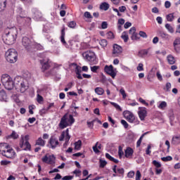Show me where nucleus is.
<instances>
[{
	"label": "nucleus",
	"mask_w": 180,
	"mask_h": 180,
	"mask_svg": "<svg viewBox=\"0 0 180 180\" xmlns=\"http://www.w3.org/2000/svg\"><path fill=\"white\" fill-rule=\"evenodd\" d=\"M104 70L105 72H106V74H108V75H110L112 78H115V77H116V69L113 68V65H105L104 68Z\"/></svg>",
	"instance_id": "nucleus-10"
},
{
	"label": "nucleus",
	"mask_w": 180,
	"mask_h": 180,
	"mask_svg": "<svg viewBox=\"0 0 180 180\" xmlns=\"http://www.w3.org/2000/svg\"><path fill=\"white\" fill-rule=\"evenodd\" d=\"M166 18L168 22H172L174 19H175V16H174V13L167 15Z\"/></svg>",
	"instance_id": "nucleus-32"
},
{
	"label": "nucleus",
	"mask_w": 180,
	"mask_h": 180,
	"mask_svg": "<svg viewBox=\"0 0 180 180\" xmlns=\"http://www.w3.org/2000/svg\"><path fill=\"white\" fill-rule=\"evenodd\" d=\"M41 161L42 162H45V164H49L50 165L56 164V156H54V155L46 154L41 158Z\"/></svg>",
	"instance_id": "nucleus-8"
},
{
	"label": "nucleus",
	"mask_w": 180,
	"mask_h": 180,
	"mask_svg": "<svg viewBox=\"0 0 180 180\" xmlns=\"http://www.w3.org/2000/svg\"><path fill=\"white\" fill-rule=\"evenodd\" d=\"M82 56L85 60L89 61L90 64L95 65V64H97L98 63V60H96V56L95 55L94 52H92L91 51H87L83 53Z\"/></svg>",
	"instance_id": "nucleus-6"
},
{
	"label": "nucleus",
	"mask_w": 180,
	"mask_h": 180,
	"mask_svg": "<svg viewBox=\"0 0 180 180\" xmlns=\"http://www.w3.org/2000/svg\"><path fill=\"white\" fill-rule=\"evenodd\" d=\"M99 43L102 47H106L108 46V41L106 39H101Z\"/></svg>",
	"instance_id": "nucleus-38"
},
{
	"label": "nucleus",
	"mask_w": 180,
	"mask_h": 180,
	"mask_svg": "<svg viewBox=\"0 0 180 180\" xmlns=\"http://www.w3.org/2000/svg\"><path fill=\"white\" fill-rule=\"evenodd\" d=\"M68 122L70 123L69 126L74 124V123L75 122V119H74V117L72 116V115H69V120H68Z\"/></svg>",
	"instance_id": "nucleus-33"
},
{
	"label": "nucleus",
	"mask_w": 180,
	"mask_h": 180,
	"mask_svg": "<svg viewBox=\"0 0 180 180\" xmlns=\"http://www.w3.org/2000/svg\"><path fill=\"white\" fill-rule=\"evenodd\" d=\"M165 27L167 28L168 32H169V33H174V27H172L171 25H169V23H167L165 24Z\"/></svg>",
	"instance_id": "nucleus-35"
},
{
	"label": "nucleus",
	"mask_w": 180,
	"mask_h": 180,
	"mask_svg": "<svg viewBox=\"0 0 180 180\" xmlns=\"http://www.w3.org/2000/svg\"><path fill=\"white\" fill-rule=\"evenodd\" d=\"M1 82L8 91H12V89H13V86H15L13 79L8 75H5L1 77Z\"/></svg>",
	"instance_id": "nucleus-4"
},
{
	"label": "nucleus",
	"mask_w": 180,
	"mask_h": 180,
	"mask_svg": "<svg viewBox=\"0 0 180 180\" xmlns=\"http://www.w3.org/2000/svg\"><path fill=\"white\" fill-rule=\"evenodd\" d=\"M179 45H180V38H176L173 43V46H179Z\"/></svg>",
	"instance_id": "nucleus-54"
},
{
	"label": "nucleus",
	"mask_w": 180,
	"mask_h": 180,
	"mask_svg": "<svg viewBox=\"0 0 180 180\" xmlns=\"http://www.w3.org/2000/svg\"><path fill=\"white\" fill-rule=\"evenodd\" d=\"M121 39L124 40V43H127L129 41V35L127 32H123L121 36Z\"/></svg>",
	"instance_id": "nucleus-27"
},
{
	"label": "nucleus",
	"mask_w": 180,
	"mask_h": 180,
	"mask_svg": "<svg viewBox=\"0 0 180 180\" xmlns=\"http://www.w3.org/2000/svg\"><path fill=\"white\" fill-rule=\"evenodd\" d=\"M98 70H99V66H92V67H91V71L92 72H97Z\"/></svg>",
	"instance_id": "nucleus-53"
},
{
	"label": "nucleus",
	"mask_w": 180,
	"mask_h": 180,
	"mask_svg": "<svg viewBox=\"0 0 180 180\" xmlns=\"http://www.w3.org/2000/svg\"><path fill=\"white\" fill-rule=\"evenodd\" d=\"M139 111L138 112L139 117L141 120H145L146 117H147V110L146 108L139 107Z\"/></svg>",
	"instance_id": "nucleus-15"
},
{
	"label": "nucleus",
	"mask_w": 180,
	"mask_h": 180,
	"mask_svg": "<svg viewBox=\"0 0 180 180\" xmlns=\"http://www.w3.org/2000/svg\"><path fill=\"white\" fill-rule=\"evenodd\" d=\"M167 62L169 63V64H170V65H174V64H175V63L176 61L175 60V58L172 55L167 56Z\"/></svg>",
	"instance_id": "nucleus-20"
},
{
	"label": "nucleus",
	"mask_w": 180,
	"mask_h": 180,
	"mask_svg": "<svg viewBox=\"0 0 180 180\" xmlns=\"http://www.w3.org/2000/svg\"><path fill=\"white\" fill-rule=\"evenodd\" d=\"M84 17L86 18L87 19H92V18H94L92 16V15H91V13L88 12V11H86L84 13Z\"/></svg>",
	"instance_id": "nucleus-51"
},
{
	"label": "nucleus",
	"mask_w": 180,
	"mask_h": 180,
	"mask_svg": "<svg viewBox=\"0 0 180 180\" xmlns=\"http://www.w3.org/2000/svg\"><path fill=\"white\" fill-rule=\"evenodd\" d=\"M75 26H77V22H75V21H70L68 23V27H70L71 29H74Z\"/></svg>",
	"instance_id": "nucleus-43"
},
{
	"label": "nucleus",
	"mask_w": 180,
	"mask_h": 180,
	"mask_svg": "<svg viewBox=\"0 0 180 180\" xmlns=\"http://www.w3.org/2000/svg\"><path fill=\"white\" fill-rule=\"evenodd\" d=\"M5 57L8 63L13 64L18 61V51L14 49H10L5 53Z\"/></svg>",
	"instance_id": "nucleus-3"
},
{
	"label": "nucleus",
	"mask_w": 180,
	"mask_h": 180,
	"mask_svg": "<svg viewBox=\"0 0 180 180\" xmlns=\"http://www.w3.org/2000/svg\"><path fill=\"white\" fill-rule=\"evenodd\" d=\"M99 162H100V168H105V167H106L108 162H106V160H103L102 159L99 160Z\"/></svg>",
	"instance_id": "nucleus-34"
},
{
	"label": "nucleus",
	"mask_w": 180,
	"mask_h": 180,
	"mask_svg": "<svg viewBox=\"0 0 180 180\" xmlns=\"http://www.w3.org/2000/svg\"><path fill=\"white\" fill-rule=\"evenodd\" d=\"M17 20L20 23V25L25 26V27H29V26H30V23H32V19L28 17H22L19 15L17 18Z\"/></svg>",
	"instance_id": "nucleus-9"
},
{
	"label": "nucleus",
	"mask_w": 180,
	"mask_h": 180,
	"mask_svg": "<svg viewBox=\"0 0 180 180\" xmlns=\"http://www.w3.org/2000/svg\"><path fill=\"white\" fill-rule=\"evenodd\" d=\"M82 146V141L79 140L78 141L75 143V150H81V147Z\"/></svg>",
	"instance_id": "nucleus-28"
},
{
	"label": "nucleus",
	"mask_w": 180,
	"mask_h": 180,
	"mask_svg": "<svg viewBox=\"0 0 180 180\" xmlns=\"http://www.w3.org/2000/svg\"><path fill=\"white\" fill-rule=\"evenodd\" d=\"M37 102L38 103H41V102H43V96L39 94H37Z\"/></svg>",
	"instance_id": "nucleus-62"
},
{
	"label": "nucleus",
	"mask_w": 180,
	"mask_h": 180,
	"mask_svg": "<svg viewBox=\"0 0 180 180\" xmlns=\"http://www.w3.org/2000/svg\"><path fill=\"white\" fill-rule=\"evenodd\" d=\"M95 92L97 95H103V94H105V90H103L102 87H96L95 89Z\"/></svg>",
	"instance_id": "nucleus-29"
},
{
	"label": "nucleus",
	"mask_w": 180,
	"mask_h": 180,
	"mask_svg": "<svg viewBox=\"0 0 180 180\" xmlns=\"http://www.w3.org/2000/svg\"><path fill=\"white\" fill-rule=\"evenodd\" d=\"M171 91V84L169 82H167L166 84V91L169 92Z\"/></svg>",
	"instance_id": "nucleus-60"
},
{
	"label": "nucleus",
	"mask_w": 180,
	"mask_h": 180,
	"mask_svg": "<svg viewBox=\"0 0 180 180\" xmlns=\"http://www.w3.org/2000/svg\"><path fill=\"white\" fill-rule=\"evenodd\" d=\"M129 34H131V36H132V34L136 33V28L134 27H131L129 31Z\"/></svg>",
	"instance_id": "nucleus-55"
},
{
	"label": "nucleus",
	"mask_w": 180,
	"mask_h": 180,
	"mask_svg": "<svg viewBox=\"0 0 180 180\" xmlns=\"http://www.w3.org/2000/svg\"><path fill=\"white\" fill-rule=\"evenodd\" d=\"M158 35L160 36V37H162V39H168V37H169L168 34L160 30L158 31Z\"/></svg>",
	"instance_id": "nucleus-23"
},
{
	"label": "nucleus",
	"mask_w": 180,
	"mask_h": 180,
	"mask_svg": "<svg viewBox=\"0 0 180 180\" xmlns=\"http://www.w3.org/2000/svg\"><path fill=\"white\" fill-rule=\"evenodd\" d=\"M69 130L68 129H67L65 130V141H66L67 143H68V141H70V139H71V136H70V133H69Z\"/></svg>",
	"instance_id": "nucleus-30"
},
{
	"label": "nucleus",
	"mask_w": 180,
	"mask_h": 180,
	"mask_svg": "<svg viewBox=\"0 0 180 180\" xmlns=\"http://www.w3.org/2000/svg\"><path fill=\"white\" fill-rule=\"evenodd\" d=\"M4 33L3 40L6 44H13L16 41V37H18V30H16V27L6 28Z\"/></svg>",
	"instance_id": "nucleus-1"
},
{
	"label": "nucleus",
	"mask_w": 180,
	"mask_h": 180,
	"mask_svg": "<svg viewBox=\"0 0 180 180\" xmlns=\"http://www.w3.org/2000/svg\"><path fill=\"white\" fill-rule=\"evenodd\" d=\"M6 138L9 140L11 139H13V140H18V139H19V134H18V133H16V131H13L12 133L6 136Z\"/></svg>",
	"instance_id": "nucleus-17"
},
{
	"label": "nucleus",
	"mask_w": 180,
	"mask_h": 180,
	"mask_svg": "<svg viewBox=\"0 0 180 180\" xmlns=\"http://www.w3.org/2000/svg\"><path fill=\"white\" fill-rule=\"evenodd\" d=\"M1 147H5L6 150H2L1 154L6 158H13L15 157V150L13 148H11V146L6 143H0Z\"/></svg>",
	"instance_id": "nucleus-5"
},
{
	"label": "nucleus",
	"mask_w": 180,
	"mask_h": 180,
	"mask_svg": "<svg viewBox=\"0 0 180 180\" xmlns=\"http://www.w3.org/2000/svg\"><path fill=\"white\" fill-rule=\"evenodd\" d=\"M75 65L76 66L75 68V74H81L82 72V70H81V66L75 64Z\"/></svg>",
	"instance_id": "nucleus-37"
},
{
	"label": "nucleus",
	"mask_w": 180,
	"mask_h": 180,
	"mask_svg": "<svg viewBox=\"0 0 180 180\" xmlns=\"http://www.w3.org/2000/svg\"><path fill=\"white\" fill-rule=\"evenodd\" d=\"M134 175H135L134 171H130L127 174L128 178H133L134 176Z\"/></svg>",
	"instance_id": "nucleus-56"
},
{
	"label": "nucleus",
	"mask_w": 180,
	"mask_h": 180,
	"mask_svg": "<svg viewBox=\"0 0 180 180\" xmlns=\"http://www.w3.org/2000/svg\"><path fill=\"white\" fill-rule=\"evenodd\" d=\"M125 153V157L126 158H129V157H131L133 155V153H134V150H133V148L128 147L124 151Z\"/></svg>",
	"instance_id": "nucleus-18"
},
{
	"label": "nucleus",
	"mask_w": 180,
	"mask_h": 180,
	"mask_svg": "<svg viewBox=\"0 0 180 180\" xmlns=\"http://www.w3.org/2000/svg\"><path fill=\"white\" fill-rule=\"evenodd\" d=\"M139 36L141 37H143V39H147V34L146 32H144V31H140Z\"/></svg>",
	"instance_id": "nucleus-52"
},
{
	"label": "nucleus",
	"mask_w": 180,
	"mask_h": 180,
	"mask_svg": "<svg viewBox=\"0 0 180 180\" xmlns=\"http://www.w3.org/2000/svg\"><path fill=\"white\" fill-rule=\"evenodd\" d=\"M119 11H120V12H122V13L125 12L126 11V6H120L119 7Z\"/></svg>",
	"instance_id": "nucleus-64"
},
{
	"label": "nucleus",
	"mask_w": 180,
	"mask_h": 180,
	"mask_svg": "<svg viewBox=\"0 0 180 180\" xmlns=\"http://www.w3.org/2000/svg\"><path fill=\"white\" fill-rule=\"evenodd\" d=\"M115 37V35L113 34V32H108V39H113Z\"/></svg>",
	"instance_id": "nucleus-63"
},
{
	"label": "nucleus",
	"mask_w": 180,
	"mask_h": 180,
	"mask_svg": "<svg viewBox=\"0 0 180 180\" xmlns=\"http://www.w3.org/2000/svg\"><path fill=\"white\" fill-rule=\"evenodd\" d=\"M162 161H164L165 162H167V161H172V157L171 156H167L161 158Z\"/></svg>",
	"instance_id": "nucleus-40"
},
{
	"label": "nucleus",
	"mask_w": 180,
	"mask_h": 180,
	"mask_svg": "<svg viewBox=\"0 0 180 180\" xmlns=\"http://www.w3.org/2000/svg\"><path fill=\"white\" fill-rule=\"evenodd\" d=\"M98 144H99L98 142H96V145L93 146V151H94L96 154H98V153H101V151H99V149H98Z\"/></svg>",
	"instance_id": "nucleus-42"
},
{
	"label": "nucleus",
	"mask_w": 180,
	"mask_h": 180,
	"mask_svg": "<svg viewBox=\"0 0 180 180\" xmlns=\"http://www.w3.org/2000/svg\"><path fill=\"white\" fill-rule=\"evenodd\" d=\"M47 112H49V110H47V108H42L39 111V115H40V116H43V115H46V113H47Z\"/></svg>",
	"instance_id": "nucleus-47"
},
{
	"label": "nucleus",
	"mask_w": 180,
	"mask_h": 180,
	"mask_svg": "<svg viewBox=\"0 0 180 180\" xmlns=\"http://www.w3.org/2000/svg\"><path fill=\"white\" fill-rule=\"evenodd\" d=\"M148 51H150V49L141 50L139 52L138 56L139 57H144V56H147V54H148Z\"/></svg>",
	"instance_id": "nucleus-25"
},
{
	"label": "nucleus",
	"mask_w": 180,
	"mask_h": 180,
	"mask_svg": "<svg viewBox=\"0 0 180 180\" xmlns=\"http://www.w3.org/2000/svg\"><path fill=\"white\" fill-rule=\"evenodd\" d=\"M65 28H63L61 30V36H60V41L63 44H66L67 42H65Z\"/></svg>",
	"instance_id": "nucleus-22"
},
{
	"label": "nucleus",
	"mask_w": 180,
	"mask_h": 180,
	"mask_svg": "<svg viewBox=\"0 0 180 180\" xmlns=\"http://www.w3.org/2000/svg\"><path fill=\"white\" fill-rule=\"evenodd\" d=\"M40 64L41 65V70L43 72H44V71L49 70V68H50L51 67L50 59L49 58L42 59L40 60Z\"/></svg>",
	"instance_id": "nucleus-11"
},
{
	"label": "nucleus",
	"mask_w": 180,
	"mask_h": 180,
	"mask_svg": "<svg viewBox=\"0 0 180 180\" xmlns=\"http://www.w3.org/2000/svg\"><path fill=\"white\" fill-rule=\"evenodd\" d=\"M131 40H139L140 37H139V34L137 32H135L134 34L131 36Z\"/></svg>",
	"instance_id": "nucleus-44"
},
{
	"label": "nucleus",
	"mask_w": 180,
	"mask_h": 180,
	"mask_svg": "<svg viewBox=\"0 0 180 180\" xmlns=\"http://www.w3.org/2000/svg\"><path fill=\"white\" fill-rule=\"evenodd\" d=\"M49 144L51 148H52V150H54L55 148H57V146H58V144H60V143L56 137L51 136L49 141Z\"/></svg>",
	"instance_id": "nucleus-14"
},
{
	"label": "nucleus",
	"mask_w": 180,
	"mask_h": 180,
	"mask_svg": "<svg viewBox=\"0 0 180 180\" xmlns=\"http://www.w3.org/2000/svg\"><path fill=\"white\" fill-rule=\"evenodd\" d=\"M110 103L111 105H112V106H114V108H115V109H117V110H120V112H122V108H120V105L113 102H111Z\"/></svg>",
	"instance_id": "nucleus-41"
},
{
	"label": "nucleus",
	"mask_w": 180,
	"mask_h": 180,
	"mask_svg": "<svg viewBox=\"0 0 180 180\" xmlns=\"http://www.w3.org/2000/svg\"><path fill=\"white\" fill-rule=\"evenodd\" d=\"M35 146H40L41 147H44V146H46V141L43 140V138L39 137L36 141Z\"/></svg>",
	"instance_id": "nucleus-19"
},
{
	"label": "nucleus",
	"mask_w": 180,
	"mask_h": 180,
	"mask_svg": "<svg viewBox=\"0 0 180 180\" xmlns=\"http://www.w3.org/2000/svg\"><path fill=\"white\" fill-rule=\"evenodd\" d=\"M167 106V102L162 101L160 104L158 106L159 109H165V107Z\"/></svg>",
	"instance_id": "nucleus-39"
},
{
	"label": "nucleus",
	"mask_w": 180,
	"mask_h": 180,
	"mask_svg": "<svg viewBox=\"0 0 180 180\" xmlns=\"http://www.w3.org/2000/svg\"><path fill=\"white\" fill-rule=\"evenodd\" d=\"M0 96L2 98V99H6V93L4 91V90L0 91Z\"/></svg>",
	"instance_id": "nucleus-49"
},
{
	"label": "nucleus",
	"mask_w": 180,
	"mask_h": 180,
	"mask_svg": "<svg viewBox=\"0 0 180 180\" xmlns=\"http://www.w3.org/2000/svg\"><path fill=\"white\" fill-rule=\"evenodd\" d=\"M165 7L166 9H169V8H171V2L169 1H166L165 3Z\"/></svg>",
	"instance_id": "nucleus-57"
},
{
	"label": "nucleus",
	"mask_w": 180,
	"mask_h": 180,
	"mask_svg": "<svg viewBox=\"0 0 180 180\" xmlns=\"http://www.w3.org/2000/svg\"><path fill=\"white\" fill-rule=\"evenodd\" d=\"M124 116L125 119H127V122L129 123H134V120H136V117L130 111L124 112Z\"/></svg>",
	"instance_id": "nucleus-12"
},
{
	"label": "nucleus",
	"mask_w": 180,
	"mask_h": 180,
	"mask_svg": "<svg viewBox=\"0 0 180 180\" xmlns=\"http://www.w3.org/2000/svg\"><path fill=\"white\" fill-rule=\"evenodd\" d=\"M68 114H65L60 119V122L58 124V127L61 130H64L65 127H68L70 124L68 123Z\"/></svg>",
	"instance_id": "nucleus-7"
},
{
	"label": "nucleus",
	"mask_w": 180,
	"mask_h": 180,
	"mask_svg": "<svg viewBox=\"0 0 180 180\" xmlns=\"http://www.w3.org/2000/svg\"><path fill=\"white\" fill-rule=\"evenodd\" d=\"M143 67V63H139L137 67V70L139 71H144V68Z\"/></svg>",
	"instance_id": "nucleus-61"
},
{
	"label": "nucleus",
	"mask_w": 180,
	"mask_h": 180,
	"mask_svg": "<svg viewBox=\"0 0 180 180\" xmlns=\"http://www.w3.org/2000/svg\"><path fill=\"white\" fill-rule=\"evenodd\" d=\"M141 178V173L140 172V170H137L136 173V179H140Z\"/></svg>",
	"instance_id": "nucleus-58"
},
{
	"label": "nucleus",
	"mask_w": 180,
	"mask_h": 180,
	"mask_svg": "<svg viewBox=\"0 0 180 180\" xmlns=\"http://www.w3.org/2000/svg\"><path fill=\"white\" fill-rule=\"evenodd\" d=\"M6 8V0H0V12H4Z\"/></svg>",
	"instance_id": "nucleus-24"
},
{
	"label": "nucleus",
	"mask_w": 180,
	"mask_h": 180,
	"mask_svg": "<svg viewBox=\"0 0 180 180\" xmlns=\"http://www.w3.org/2000/svg\"><path fill=\"white\" fill-rule=\"evenodd\" d=\"M109 8H110L109 4L106 2H103L100 5V9H101L102 11H108Z\"/></svg>",
	"instance_id": "nucleus-26"
},
{
	"label": "nucleus",
	"mask_w": 180,
	"mask_h": 180,
	"mask_svg": "<svg viewBox=\"0 0 180 180\" xmlns=\"http://www.w3.org/2000/svg\"><path fill=\"white\" fill-rule=\"evenodd\" d=\"M24 145L25 146V148H24L25 151H27V150L30 151V150H32V146L30 145V143H29V141H26Z\"/></svg>",
	"instance_id": "nucleus-31"
},
{
	"label": "nucleus",
	"mask_w": 180,
	"mask_h": 180,
	"mask_svg": "<svg viewBox=\"0 0 180 180\" xmlns=\"http://www.w3.org/2000/svg\"><path fill=\"white\" fill-rule=\"evenodd\" d=\"M22 46H24V47L25 49H27L28 47H30V44H32V41H30V39H29L27 37H24L22 38Z\"/></svg>",
	"instance_id": "nucleus-16"
},
{
	"label": "nucleus",
	"mask_w": 180,
	"mask_h": 180,
	"mask_svg": "<svg viewBox=\"0 0 180 180\" xmlns=\"http://www.w3.org/2000/svg\"><path fill=\"white\" fill-rule=\"evenodd\" d=\"M65 131H63L59 137V141H64V139H65Z\"/></svg>",
	"instance_id": "nucleus-46"
},
{
	"label": "nucleus",
	"mask_w": 180,
	"mask_h": 180,
	"mask_svg": "<svg viewBox=\"0 0 180 180\" xmlns=\"http://www.w3.org/2000/svg\"><path fill=\"white\" fill-rule=\"evenodd\" d=\"M124 155V152H123V147L119 146V149H118L119 158H122V157H123Z\"/></svg>",
	"instance_id": "nucleus-36"
},
{
	"label": "nucleus",
	"mask_w": 180,
	"mask_h": 180,
	"mask_svg": "<svg viewBox=\"0 0 180 180\" xmlns=\"http://www.w3.org/2000/svg\"><path fill=\"white\" fill-rule=\"evenodd\" d=\"M123 51V49H122V46L114 44L113 46V51H112V56L114 57H119Z\"/></svg>",
	"instance_id": "nucleus-13"
},
{
	"label": "nucleus",
	"mask_w": 180,
	"mask_h": 180,
	"mask_svg": "<svg viewBox=\"0 0 180 180\" xmlns=\"http://www.w3.org/2000/svg\"><path fill=\"white\" fill-rule=\"evenodd\" d=\"M121 124L124 126V129H127L129 127V124L124 120H121Z\"/></svg>",
	"instance_id": "nucleus-50"
},
{
	"label": "nucleus",
	"mask_w": 180,
	"mask_h": 180,
	"mask_svg": "<svg viewBox=\"0 0 180 180\" xmlns=\"http://www.w3.org/2000/svg\"><path fill=\"white\" fill-rule=\"evenodd\" d=\"M13 82L14 83L15 89L20 91L22 94L26 92V89H27V86H26V80L22 79L20 76L15 77Z\"/></svg>",
	"instance_id": "nucleus-2"
},
{
	"label": "nucleus",
	"mask_w": 180,
	"mask_h": 180,
	"mask_svg": "<svg viewBox=\"0 0 180 180\" xmlns=\"http://www.w3.org/2000/svg\"><path fill=\"white\" fill-rule=\"evenodd\" d=\"M152 164H153L156 168H161V163L157 160H153Z\"/></svg>",
	"instance_id": "nucleus-45"
},
{
	"label": "nucleus",
	"mask_w": 180,
	"mask_h": 180,
	"mask_svg": "<svg viewBox=\"0 0 180 180\" xmlns=\"http://www.w3.org/2000/svg\"><path fill=\"white\" fill-rule=\"evenodd\" d=\"M120 92L121 95H122L123 99H126V98L127 97V94H126V91L123 89H121L120 90Z\"/></svg>",
	"instance_id": "nucleus-48"
},
{
	"label": "nucleus",
	"mask_w": 180,
	"mask_h": 180,
	"mask_svg": "<svg viewBox=\"0 0 180 180\" xmlns=\"http://www.w3.org/2000/svg\"><path fill=\"white\" fill-rule=\"evenodd\" d=\"M74 178V176H65L62 178L63 180H71Z\"/></svg>",
	"instance_id": "nucleus-59"
},
{
	"label": "nucleus",
	"mask_w": 180,
	"mask_h": 180,
	"mask_svg": "<svg viewBox=\"0 0 180 180\" xmlns=\"http://www.w3.org/2000/svg\"><path fill=\"white\" fill-rule=\"evenodd\" d=\"M180 143V136H173L172 139V144L174 146H178Z\"/></svg>",
	"instance_id": "nucleus-21"
}]
</instances>
